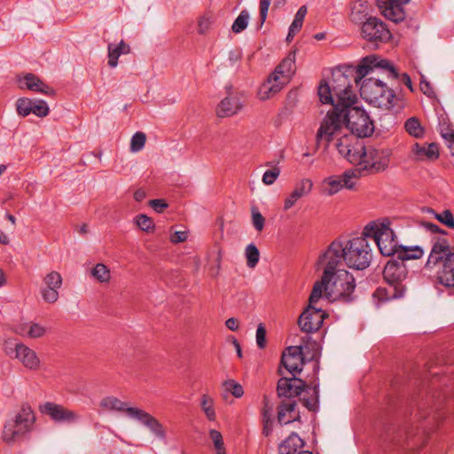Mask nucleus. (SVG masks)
<instances>
[{
	"label": "nucleus",
	"mask_w": 454,
	"mask_h": 454,
	"mask_svg": "<svg viewBox=\"0 0 454 454\" xmlns=\"http://www.w3.org/2000/svg\"><path fill=\"white\" fill-rule=\"evenodd\" d=\"M396 79L394 65L378 55L364 57L356 67L355 82L360 84L361 97L374 107L388 111L403 107L401 98L387 84Z\"/></svg>",
	"instance_id": "obj_1"
},
{
	"label": "nucleus",
	"mask_w": 454,
	"mask_h": 454,
	"mask_svg": "<svg viewBox=\"0 0 454 454\" xmlns=\"http://www.w3.org/2000/svg\"><path fill=\"white\" fill-rule=\"evenodd\" d=\"M331 91L341 95L344 104L346 129L356 137H368L374 132V123L367 112L356 106V96L352 90L350 81L345 74L338 71L328 81H322L317 94L321 102H333Z\"/></svg>",
	"instance_id": "obj_2"
},
{
	"label": "nucleus",
	"mask_w": 454,
	"mask_h": 454,
	"mask_svg": "<svg viewBox=\"0 0 454 454\" xmlns=\"http://www.w3.org/2000/svg\"><path fill=\"white\" fill-rule=\"evenodd\" d=\"M364 234L348 240H333L321 254L319 263H328L334 269L344 262L349 268L364 270L370 266L372 252L370 243Z\"/></svg>",
	"instance_id": "obj_3"
},
{
	"label": "nucleus",
	"mask_w": 454,
	"mask_h": 454,
	"mask_svg": "<svg viewBox=\"0 0 454 454\" xmlns=\"http://www.w3.org/2000/svg\"><path fill=\"white\" fill-rule=\"evenodd\" d=\"M425 268L434 273L438 282L447 287H454V251L445 238H437Z\"/></svg>",
	"instance_id": "obj_4"
},
{
	"label": "nucleus",
	"mask_w": 454,
	"mask_h": 454,
	"mask_svg": "<svg viewBox=\"0 0 454 454\" xmlns=\"http://www.w3.org/2000/svg\"><path fill=\"white\" fill-rule=\"evenodd\" d=\"M331 94L333 102H322L330 104L333 107L327 112L320 123L316 136L317 144L323 141L329 144L343 135V130L346 128L344 104L340 103L341 95L335 94L333 91H331Z\"/></svg>",
	"instance_id": "obj_5"
},
{
	"label": "nucleus",
	"mask_w": 454,
	"mask_h": 454,
	"mask_svg": "<svg viewBox=\"0 0 454 454\" xmlns=\"http://www.w3.org/2000/svg\"><path fill=\"white\" fill-rule=\"evenodd\" d=\"M36 420L35 414L28 403H23L20 409L7 419L2 431V440L13 444L32 432Z\"/></svg>",
	"instance_id": "obj_6"
},
{
	"label": "nucleus",
	"mask_w": 454,
	"mask_h": 454,
	"mask_svg": "<svg viewBox=\"0 0 454 454\" xmlns=\"http://www.w3.org/2000/svg\"><path fill=\"white\" fill-rule=\"evenodd\" d=\"M383 277L387 282L388 287L378 288L374 292L373 297L381 301L403 297L405 288L402 283L407 277V269L404 262L395 260L388 261L384 268Z\"/></svg>",
	"instance_id": "obj_7"
},
{
	"label": "nucleus",
	"mask_w": 454,
	"mask_h": 454,
	"mask_svg": "<svg viewBox=\"0 0 454 454\" xmlns=\"http://www.w3.org/2000/svg\"><path fill=\"white\" fill-rule=\"evenodd\" d=\"M391 225L390 219L383 218L368 223L363 231L365 237L373 239L383 256L395 255L398 251L396 235Z\"/></svg>",
	"instance_id": "obj_8"
},
{
	"label": "nucleus",
	"mask_w": 454,
	"mask_h": 454,
	"mask_svg": "<svg viewBox=\"0 0 454 454\" xmlns=\"http://www.w3.org/2000/svg\"><path fill=\"white\" fill-rule=\"evenodd\" d=\"M356 288L355 278L348 270L336 266L330 274L326 297L331 301L348 302L353 300Z\"/></svg>",
	"instance_id": "obj_9"
},
{
	"label": "nucleus",
	"mask_w": 454,
	"mask_h": 454,
	"mask_svg": "<svg viewBox=\"0 0 454 454\" xmlns=\"http://www.w3.org/2000/svg\"><path fill=\"white\" fill-rule=\"evenodd\" d=\"M39 411L55 423L75 424L81 419V416L76 411L53 402L40 404Z\"/></svg>",
	"instance_id": "obj_10"
},
{
	"label": "nucleus",
	"mask_w": 454,
	"mask_h": 454,
	"mask_svg": "<svg viewBox=\"0 0 454 454\" xmlns=\"http://www.w3.org/2000/svg\"><path fill=\"white\" fill-rule=\"evenodd\" d=\"M361 153V160L358 163L360 169L369 170L372 172H380L385 170L389 163L388 154L384 151H380L372 147L366 148Z\"/></svg>",
	"instance_id": "obj_11"
},
{
	"label": "nucleus",
	"mask_w": 454,
	"mask_h": 454,
	"mask_svg": "<svg viewBox=\"0 0 454 454\" xmlns=\"http://www.w3.org/2000/svg\"><path fill=\"white\" fill-rule=\"evenodd\" d=\"M5 353L10 356L17 358L26 368L36 371L40 367V359L36 353L23 343H12L7 341Z\"/></svg>",
	"instance_id": "obj_12"
},
{
	"label": "nucleus",
	"mask_w": 454,
	"mask_h": 454,
	"mask_svg": "<svg viewBox=\"0 0 454 454\" xmlns=\"http://www.w3.org/2000/svg\"><path fill=\"white\" fill-rule=\"evenodd\" d=\"M363 38L370 42H387L391 38V33L386 24L379 18L370 16L361 25Z\"/></svg>",
	"instance_id": "obj_13"
},
{
	"label": "nucleus",
	"mask_w": 454,
	"mask_h": 454,
	"mask_svg": "<svg viewBox=\"0 0 454 454\" xmlns=\"http://www.w3.org/2000/svg\"><path fill=\"white\" fill-rule=\"evenodd\" d=\"M325 317L323 309L309 305L299 317L298 325L302 332L314 333L322 326Z\"/></svg>",
	"instance_id": "obj_14"
},
{
	"label": "nucleus",
	"mask_w": 454,
	"mask_h": 454,
	"mask_svg": "<svg viewBox=\"0 0 454 454\" xmlns=\"http://www.w3.org/2000/svg\"><path fill=\"white\" fill-rule=\"evenodd\" d=\"M243 106L242 94L230 89L227 91V96L219 103L216 114L220 118L231 117L237 114L243 108Z\"/></svg>",
	"instance_id": "obj_15"
},
{
	"label": "nucleus",
	"mask_w": 454,
	"mask_h": 454,
	"mask_svg": "<svg viewBox=\"0 0 454 454\" xmlns=\"http://www.w3.org/2000/svg\"><path fill=\"white\" fill-rule=\"evenodd\" d=\"M410 0H375L377 7L381 14L387 20L398 23L404 20L405 13L402 4Z\"/></svg>",
	"instance_id": "obj_16"
},
{
	"label": "nucleus",
	"mask_w": 454,
	"mask_h": 454,
	"mask_svg": "<svg viewBox=\"0 0 454 454\" xmlns=\"http://www.w3.org/2000/svg\"><path fill=\"white\" fill-rule=\"evenodd\" d=\"M18 86L21 90H29L34 92L42 93L47 96H54L55 90L44 83L38 76L27 73L17 77Z\"/></svg>",
	"instance_id": "obj_17"
},
{
	"label": "nucleus",
	"mask_w": 454,
	"mask_h": 454,
	"mask_svg": "<svg viewBox=\"0 0 454 454\" xmlns=\"http://www.w3.org/2000/svg\"><path fill=\"white\" fill-rule=\"evenodd\" d=\"M44 286L41 289V294L44 301L54 303L59 299V289L62 286V277L57 271L48 273L43 278Z\"/></svg>",
	"instance_id": "obj_18"
},
{
	"label": "nucleus",
	"mask_w": 454,
	"mask_h": 454,
	"mask_svg": "<svg viewBox=\"0 0 454 454\" xmlns=\"http://www.w3.org/2000/svg\"><path fill=\"white\" fill-rule=\"evenodd\" d=\"M301 347H288L286 351L283 353L281 364L293 375L299 373L302 370L303 364Z\"/></svg>",
	"instance_id": "obj_19"
},
{
	"label": "nucleus",
	"mask_w": 454,
	"mask_h": 454,
	"mask_svg": "<svg viewBox=\"0 0 454 454\" xmlns=\"http://www.w3.org/2000/svg\"><path fill=\"white\" fill-rule=\"evenodd\" d=\"M133 413L134 414L131 419L139 421L159 439H165V428L163 425L155 417L139 408H137V410L133 411Z\"/></svg>",
	"instance_id": "obj_20"
},
{
	"label": "nucleus",
	"mask_w": 454,
	"mask_h": 454,
	"mask_svg": "<svg viewBox=\"0 0 454 454\" xmlns=\"http://www.w3.org/2000/svg\"><path fill=\"white\" fill-rule=\"evenodd\" d=\"M312 188L313 182L309 178H301L297 181L293 191L285 200L284 209L289 210L292 208L300 199L308 196L311 192Z\"/></svg>",
	"instance_id": "obj_21"
},
{
	"label": "nucleus",
	"mask_w": 454,
	"mask_h": 454,
	"mask_svg": "<svg viewBox=\"0 0 454 454\" xmlns=\"http://www.w3.org/2000/svg\"><path fill=\"white\" fill-rule=\"evenodd\" d=\"M304 383L297 378H281L278 382V394L280 397L293 398L300 395L303 390Z\"/></svg>",
	"instance_id": "obj_22"
},
{
	"label": "nucleus",
	"mask_w": 454,
	"mask_h": 454,
	"mask_svg": "<svg viewBox=\"0 0 454 454\" xmlns=\"http://www.w3.org/2000/svg\"><path fill=\"white\" fill-rule=\"evenodd\" d=\"M99 407L104 411L125 412L130 419L134 414L133 411L137 410V407L129 406L128 403L123 402L114 395L103 397L99 402Z\"/></svg>",
	"instance_id": "obj_23"
},
{
	"label": "nucleus",
	"mask_w": 454,
	"mask_h": 454,
	"mask_svg": "<svg viewBox=\"0 0 454 454\" xmlns=\"http://www.w3.org/2000/svg\"><path fill=\"white\" fill-rule=\"evenodd\" d=\"M318 265H321L324 267L323 276L321 278L320 281H317L314 284V286L312 288L309 299V305L314 306L315 303H317L319 299L322 297L323 292L326 294V287L328 286V281L330 279V274L332 273V270H333V266H331L328 263H319L317 262Z\"/></svg>",
	"instance_id": "obj_24"
},
{
	"label": "nucleus",
	"mask_w": 454,
	"mask_h": 454,
	"mask_svg": "<svg viewBox=\"0 0 454 454\" xmlns=\"http://www.w3.org/2000/svg\"><path fill=\"white\" fill-rule=\"evenodd\" d=\"M287 82H284L280 77L271 74L268 80L262 84L259 89V98L262 100L270 98L278 93Z\"/></svg>",
	"instance_id": "obj_25"
},
{
	"label": "nucleus",
	"mask_w": 454,
	"mask_h": 454,
	"mask_svg": "<svg viewBox=\"0 0 454 454\" xmlns=\"http://www.w3.org/2000/svg\"><path fill=\"white\" fill-rule=\"evenodd\" d=\"M411 153L416 160L433 161L439 157V148L437 144H423L415 143L411 147Z\"/></svg>",
	"instance_id": "obj_26"
},
{
	"label": "nucleus",
	"mask_w": 454,
	"mask_h": 454,
	"mask_svg": "<svg viewBox=\"0 0 454 454\" xmlns=\"http://www.w3.org/2000/svg\"><path fill=\"white\" fill-rule=\"evenodd\" d=\"M370 5L367 0H355L350 4L348 18L354 24L362 25L369 16Z\"/></svg>",
	"instance_id": "obj_27"
},
{
	"label": "nucleus",
	"mask_w": 454,
	"mask_h": 454,
	"mask_svg": "<svg viewBox=\"0 0 454 454\" xmlns=\"http://www.w3.org/2000/svg\"><path fill=\"white\" fill-rule=\"evenodd\" d=\"M295 51H291L275 68L273 74L288 82L295 72Z\"/></svg>",
	"instance_id": "obj_28"
},
{
	"label": "nucleus",
	"mask_w": 454,
	"mask_h": 454,
	"mask_svg": "<svg viewBox=\"0 0 454 454\" xmlns=\"http://www.w3.org/2000/svg\"><path fill=\"white\" fill-rule=\"evenodd\" d=\"M303 446V440L295 433H292L278 447V454H294Z\"/></svg>",
	"instance_id": "obj_29"
},
{
	"label": "nucleus",
	"mask_w": 454,
	"mask_h": 454,
	"mask_svg": "<svg viewBox=\"0 0 454 454\" xmlns=\"http://www.w3.org/2000/svg\"><path fill=\"white\" fill-rule=\"evenodd\" d=\"M130 51L129 45L121 41L118 44L110 43L108 45V65L110 67H116L118 59L122 54H127Z\"/></svg>",
	"instance_id": "obj_30"
},
{
	"label": "nucleus",
	"mask_w": 454,
	"mask_h": 454,
	"mask_svg": "<svg viewBox=\"0 0 454 454\" xmlns=\"http://www.w3.org/2000/svg\"><path fill=\"white\" fill-rule=\"evenodd\" d=\"M398 251H396L395 254H397V258L400 260V262H404V261L407 260H414L421 258L424 251L423 249L419 246L414 247H404V246H399Z\"/></svg>",
	"instance_id": "obj_31"
},
{
	"label": "nucleus",
	"mask_w": 454,
	"mask_h": 454,
	"mask_svg": "<svg viewBox=\"0 0 454 454\" xmlns=\"http://www.w3.org/2000/svg\"><path fill=\"white\" fill-rule=\"evenodd\" d=\"M337 141L335 143V147L340 153V155L343 156L345 153L350 148H353L355 145L361 143L357 137L353 135L344 133L340 137L336 138Z\"/></svg>",
	"instance_id": "obj_32"
},
{
	"label": "nucleus",
	"mask_w": 454,
	"mask_h": 454,
	"mask_svg": "<svg viewBox=\"0 0 454 454\" xmlns=\"http://www.w3.org/2000/svg\"><path fill=\"white\" fill-rule=\"evenodd\" d=\"M405 131L414 138H422L425 136V128L421 125L417 117H411L404 122Z\"/></svg>",
	"instance_id": "obj_33"
},
{
	"label": "nucleus",
	"mask_w": 454,
	"mask_h": 454,
	"mask_svg": "<svg viewBox=\"0 0 454 454\" xmlns=\"http://www.w3.org/2000/svg\"><path fill=\"white\" fill-rule=\"evenodd\" d=\"M296 406L295 401L283 403L278 411V420L281 425H286L294 420V417L291 415L294 411Z\"/></svg>",
	"instance_id": "obj_34"
},
{
	"label": "nucleus",
	"mask_w": 454,
	"mask_h": 454,
	"mask_svg": "<svg viewBox=\"0 0 454 454\" xmlns=\"http://www.w3.org/2000/svg\"><path fill=\"white\" fill-rule=\"evenodd\" d=\"M341 189L343 187L340 176H329L323 181L322 192L327 196H333Z\"/></svg>",
	"instance_id": "obj_35"
},
{
	"label": "nucleus",
	"mask_w": 454,
	"mask_h": 454,
	"mask_svg": "<svg viewBox=\"0 0 454 454\" xmlns=\"http://www.w3.org/2000/svg\"><path fill=\"white\" fill-rule=\"evenodd\" d=\"M90 275L100 284H108L111 280V271L104 263H97L91 269Z\"/></svg>",
	"instance_id": "obj_36"
},
{
	"label": "nucleus",
	"mask_w": 454,
	"mask_h": 454,
	"mask_svg": "<svg viewBox=\"0 0 454 454\" xmlns=\"http://www.w3.org/2000/svg\"><path fill=\"white\" fill-rule=\"evenodd\" d=\"M222 387L223 389L222 394L223 399H227L229 394H231L236 398H239L244 395L242 386L234 380H225Z\"/></svg>",
	"instance_id": "obj_37"
},
{
	"label": "nucleus",
	"mask_w": 454,
	"mask_h": 454,
	"mask_svg": "<svg viewBox=\"0 0 454 454\" xmlns=\"http://www.w3.org/2000/svg\"><path fill=\"white\" fill-rule=\"evenodd\" d=\"M200 408L208 420H215L216 414L215 411V403L214 399L210 395L207 394L202 395L200 398Z\"/></svg>",
	"instance_id": "obj_38"
},
{
	"label": "nucleus",
	"mask_w": 454,
	"mask_h": 454,
	"mask_svg": "<svg viewBox=\"0 0 454 454\" xmlns=\"http://www.w3.org/2000/svg\"><path fill=\"white\" fill-rule=\"evenodd\" d=\"M215 450L214 454H227V450L222 434L216 429H210L208 432Z\"/></svg>",
	"instance_id": "obj_39"
},
{
	"label": "nucleus",
	"mask_w": 454,
	"mask_h": 454,
	"mask_svg": "<svg viewBox=\"0 0 454 454\" xmlns=\"http://www.w3.org/2000/svg\"><path fill=\"white\" fill-rule=\"evenodd\" d=\"M426 212L432 215L435 219H437L440 223L446 225L449 228H454V217L452 213L450 210H444L442 213H436L432 208H426Z\"/></svg>",
	"instance_id": "obj_40"
},
{
	"label": "nucleus",
	"mask_w": 454,
	"mask_h": 454,
	"mask_svg": "<svg viewBox=\"0 0 454 454\" xmlns=\"http://www.w3.org/2000/svg\"><path fill=\"white\" fill-rule=\"evenodd\" d=\"M364 150V143H358L355 145L353 148H350L345 153V154L342 156L344 159H346L349 163L358 166L359 160H361V153Z\"/></svg>",
	"instance_id": "obj_41"
},
{
	"label": "nucleus",
	"mask_w": 454,
	"mask_h": 454,
	"mask_svg": "<svg viewBox=\"0 0 454 454\" xmlns=\"http://www.w3.org/2000/svg\"><path fill=\"white\" fill-rule=\"evenodd\" d=\"M245 256L247 260V265L250 269H254L260 259L259 249L254 244H249L245 249Z\"/></svg>",
	"instance_id": "obj_42"
},
{
	"label": "nucleus",
	"mask_w": 454,
	"mask_h": 454,
	"mask_svg": "<svg viewBox=\"0 0 454 454\" xmlns=\"http://www.w3.org/2000/svg\"><path fill=\"white\" fill-rule=\"evenodd\" d=\"M360 176L358 170H347L340 176L342 187L353 190L356 187V180Z\"/></svg>",
	"instance_id": "obj_43"
},
{
	"label": "nucleus",
	"mask_w": 454,
	"mask_h": 454,
	"mask_svg": "<svg viewBox=\"0 0 454 454\" xmlns=\"http://www.w3.org/2000/svg\"><path fill=\"white\" fill-rule=\"evenodd\" d=\"M249 12L243 10L234 20L231 29L234 33L239 34L245 30L248 25Z\"/></svg>",
	"instance_id": "obj_44"
},
{
	"label": "nucleus",
	"mask_w": 454,
	"mask_h": 454,
	"mask_svg": "<svg viewBox=\"0 0 454 454\" xmlns=\"http://www.w3.org/2000/svg\"><path fill=\"white\" fill-rule=\"evenodd\" d=\"M33 100L27 98H19L16 102V109L19 115L26 117L32 114Z\"/></svg>",
	"instance_id": "obj_45"
},
{
	"label": "nucleus",
	"mask_w": 454,
	"mask_h": 454,
	"mask_svg": "<svg viewBox=\"0 0 454 454\" xmlns=\"http://www.w3.org/2000/svg\"><path fill=\"white\" fill-rule=\"evenodd\" d=\"M146 137L143 132H136L130 141V151L137 153L141 151L145 144Z\"/></svg>",
	"instance_id": "obj_46"
},
{
	"label": "nucleus",
	"mask_w": 454,
	"mask_h": 454,
	"mask_svg": "<svg viewBox=\"0 0 454 454\" xmlns=\"http://www.w3.org/2000/svg\"><path fill=\"white\" fill-rule=\"evenodd\" d=\"M50 108L43 100H33L32 114L38 117H45L49 114Z\"/></svg>",
	"instance_id": "obj_47"
},
{
	"label": "nucleus",
	"mask_w": 454,
	"mask_h": 454,
	"mask_svg": "<svg viewBox=\"0 0 454 454\" xmlns=\"http://www.w3.org/2000/svg\"><path fill=\"white\" fill-rule=\"evenodd\" d=\"M135 223L142 231L147 232L154 227L153 219L144 214L138 215L135 219Z\"/></svg>",
	"instance_id": "obj_48"
},
{
	"label": "nucleus",
	"mask_w": 454,
	"mask_h": 454,
	"mask_svg": "<svg viewBox=\"0 0 454 454\" xmlns=\"http://www.w3.org/2000/svg\"><path fill=\"white\" fill-rule=\"evenodd\" d=\"M280 175V169L278 167H274L264 172L262 181L266 185H270L275 183Z\"/></svg>",
	"instance_id": "obj_49"
},
{
	"label": "nucleus",
	"mask_w": 454,
	"mask_h": 454,
	"mask_svg": "<svg viewBox=\"0 0 454 454\" xmlns=\"http://www.w3.org/2000/svg\"><path fill=\"white\" fill-rule=\"evenodd\" d=\"M441 135L448 144V146L450 149L451 153L454 155V130L449 127H442Z\"/></svg>",
	"instance_id": "obj_50"
},
{
	"label": "nucleus",
	"mask_w": 454,
	"mask_h": 454,
	"mask_svg": "<svg viewBox=\"0 0 454 454\" xmlns=\"http://www.w3.org/2000/svg\"><path fill=\"white\" fill-rule=\"evenodd\" d=\"M252 223L256 231H262L264 227L265 219L255 207L252 208Z\"/></svg>",
	"instance_id": "obj_51"
},
{
	"label": "nucleus",
	"mask_w": 454,
	"mask_h": 454,
	"mask_svg": "<svg viewBox=\"0 0 454 454\" xmlns=\"http://www.w3.org/2000/svg\"><path fill=\"white\" fill-rule=\"evenodd\" d=\"M45 333V328L38 324H29L26 334L30 338H39Z\"/></svg>",
	"instance_id": "obj_52"
},
{
	"label": "nucleus",
	"mask_w": 454,
	"mask_h": 454,
	"mask_svg": "<svg viewBox=\"0 0 454 454\" xmlns=\"http://www.w3.org/2000/svg\"><path fill=\"white\" fill-rule=\"evenodd\" d=\"M255 338L258 348H264L266 346V329L262 324L258 325Z\"/></svg>",
	"instance_id": "obj_53"
},
{
	"label": "nucleus",
	"mask_w": 454,
	"mask_h": 454,
	"mask_svg": "<svg viewBox=\"0 0 454 454\" xmlns=\"http://www.w3.org/2000/svg\"><path fill=\"white\" fill-rule=\"evenodd\" d=\"M271 3V0H260V20H261V25H262L268 15V11L270 4Z\"/></svg>",
	"instance_id": "obj_54"
},
{
	"label": "nucleus",
	"mask_w": 454,
	"mask_h": 454,
	"mask_svg": "<svg viewBox=\"0 0 454 454\" xmlns=\"http://www.w3.org/2000/svg\"><path fill=\"white\" fill-rule=\"evenodd\" d=\"M149 205L153 208L157 213H161L165 208L168 207V203L161 199L151 200L149 201Z\"/></svg>",
	"instance_id": "obj_55"
},
{
	"label": "nucleus",
	"mask_w": 454,
	"mask_h": 454,
	"mask_svg": "<svg viewBox=\"0 0 454 454\" xmlns=\"http://www.w3.org/2000/svg\"><path fill=\"white\" fill-rule=\"evenodd\" d=\"M188 238V233L187 231H175L171 236H170V241L172 243H175V244H177V243H181V242H184Z\"/></svg>",
	"instance_id": "obj_56"
},
{
	"label": "nucleus",
	"mask_w": 454,
	"mask_h": 454,
	"mask_svg": "<svg viewBox=\"0 0 454 454\" xmlns=\"http://www.w3.org/2000/svg\"><path fill=\"white\" fill-rule=\"evenodd\" d=\"M211 20L208 17L203 16L199 20V33L204 34L210 27Z\"/></svg>",
	"instance_id": "obj_57"
},
{
	"label": "nucleus",
	"mask_w": 454,
	"mask_h": 454,
	"mask_svg": "<svg viewBox=\"0 0 454 454\" xmlns=\"http://www.w3.org/2000/svg\"><path fill=\"white\" fill-rule=\"evenodd\" d=\"M301 27H302V25L293 21L289 27L288 35L286 36V41L290 42L294 38V36L296 35V33H298L300 31Z\"/></svg>",
	"instance_id": "obj_58"
},
{
	"label": "nucleus",
	"mask_w": 454,
	"mask_h": 454,
	"mask_svg": "<svg viewBox=\"0 0 454 454\" xmlns=\"http://www.w3.org/2000/svg\"><path fill=\"white\" fill-rule=\"evenodd\" d=\"M306 13H307V7L305 5L301 6L294 16V21L302 25L305 16H306Z\"/></svg>",
	"instance_id": "obj_59"
},
{
	"label": "nucleus",
	"mask_w": 454,
	"mask_h": 454,
	"mask_svg": "<svg viewBox=\"0 0 454 454\" xmlns=\"http://www.w3.org/2000/svg\"><path fill=\"white\" fill-rule=\"evenodd\" d=\"M272 405H270L267 397H264V407L262 411V419H271Z\"/></svg>",
	"instance_id": "obj_60"
},
{
	"label": "nucleus",
	"mask_w": 454,
	"mask_h": 454,
	"mask_svg": "<svg viewBox=\"0 0 454 454\" xmlns=\"http://www.w3.org/2000/svg\"><path fill=\"white\" fill-rule=\"evenodd\" d=\"M421 225L433 233H438V232L445 233V231H441L440 228L434 223L423 221V222H421Z\"/></svg>",
	"instance_id": "obj_61"
},
{
	"label": "nucleus",
	"mask_w": 454,
	"mask_h": 454,
	"mask_svg": "<svg viewBox=\"0 0 454 454\" xmlns=\"http://www.w3.org/2000/svg\"><path fill=\"white\" fill-rule=\"evenodd\" d=\"M225 325L231 331H237L239 329V321L235 317H231L226 320Z\"/></svg>",
	"instance_id": "obj_62"
},
{
	"label": "nucleus",
	"mask_w": 454,
	"mask_h": 454,
	"mask_svg": "<svg viewBox=\"0 0 454 454\" xmlns=\"http://www.w3.org/2000/svg\"><path fill=\"white\" fill-rule=\"evenodd\" d=\"M398 78H400L402 82H403V84H405L411 90V91L413 90L411 80L406 73H403L401 75L398 74Z\"/></svg>",
	"instance_id": "obj_63"
},
{
	"label": "nucleus",
	"mask_w": 454,
	"mask_h": 454,
	"mask_svg": "<svg viewBox=\"0 0 454 454\" xmlns=\"http://www.w3.org/2000/svg\"><path fill=\"white\" fill-rule=\"evenodd\" d=\"M134 200L136 201H142L146 197V192L143 189H137L133 194Z\"/></svg>",
	"instance_id": "obj_64"
}]
</instances>
